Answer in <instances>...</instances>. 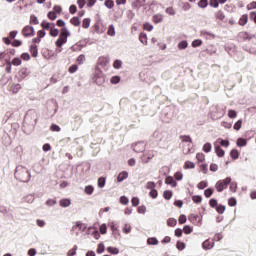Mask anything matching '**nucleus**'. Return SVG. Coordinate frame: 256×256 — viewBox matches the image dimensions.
Here are the masks:
<instances>
[{
  "instance_id": "25",
  "label": "nucleus",
  "mask_w": 256,
  "mask_h": 256,
  "mask_svg": "<svg viewBox=\"0 0 256 256\" xmlns=\"http://www.w3.org/2000/svg\"><path fill=\"white\" fill-rule=\"evenodd\" d=\"M41 27H42V29H45L46 31H49V29H51V27H53V24H51L47 21H43L41 23Z\"/></svg>"
},
{
  "instance_id": "11",
  "label": "nucleus",
  "mask_w": 256,
  "mask_h": 256,
  "mask_svg": "<svg viewBox=\"0 0 256 256\" xmlns=\"http://www.w3.org/2000/svg\"><path fill=\"white\" fill-rule=\"evenodd\" d=\"M30 53L32 57H37L39 55V49L36 44H32L30 46Z\"/></svg>"
},
{
  "instance_id": "31",
  "label": "nucleus",
  "mask_w": 256,
  "mask_h": 256,
  "mask_svg": "<svg viewBox=\"0 0 256 256\" xmlns=\"http://www.w3.org/2000/svg\"><path fill=\"white\" fill-rule=\"evenodd\" d=\"M85 193L86 195H93V191H95V188L91 185L85 187Z\"/></svg>"
},
{
  "instance_id": "36",
  "label": "nucleus",
  "mask_w": 256,
  "mask_h": 256,
  "mask_svg": "<svg viewBox=\"0 0 256 256\" xmlns=\"http://www.w3.org/2000/svg\"><path fill=\"white\" fill-rule=\"evenodd\" d=\"M168 227H175L177 225V220L175 218H169L167 220Z\"/></svg>"
},
{
  "instance_id": "1",
  "label": "nucleus",
  "mask_w": 256,
  "mask_h": 256,
  "mask_svg": "<svg viewBox=\"0 0 256 256\" xmlns=\"http://www.w3.org/2000/svg\"><path fill=\"white\" fill-rule=\"evenodd\" d=\"M15 179L18 181H21V183H27L29 182V179H31V173H29V170L23 166H18L14 173Z\"/></svg>"
},
{
  "instance_id": "48",
  "label": "nucleus",
  "mask_w": 256,
  "mask_h": 256,
  "mask_svg": "<svg viewBox=\"0 0 256 256\" xmlns=\"http://www.w3.org/2000/svg\"><path fill=\"white\" fill-rule=\"evenodd\" d=\"M216 211H217V213H219L220 215H223V213H225V206H224V205H218V206H216Z\"/></svg>"
},
{
  "instance_id": "18",
  "label": "nucleus",
  "mask_w": 256,
  "mask_h": 256,
  "mask_svg": "<svg viewBox=\"0 0 256 256\" xmlns=\"http://www.w3.org/2000/svg\"><path fill=\"white\" fill-rule=\"evenodd\" d=\"M139 41L140 43H143V45H147V34L144 32H141L139 35Z\"/></svg>"
},
{
  "instance_id": "40",
  "label": "nucleus",
  "mask_w": 256,
  "mask_h": 256,
  "mask_svg": "<svg viewBox=\"0 0 256 256\" xmlns=\"http://www.w3.org/2000/svg\"><path fill=\"white\" fill-rule=\"evenodd\" d=\"M233 127L235 131H239L243 127V120H238Z\"/></svg>"
},
{
  "instance_id": "59",
  "label": "nucleus",
  "mask_w": 256,
  "mask_h": 256,
  "mask_svg": "<svg viewBox=\"0 0 256 256\" xmlns=\"http://www.w3.org/2000/svg\"><path fill=\"white\" fill-rule=\"evenodd\" d=\"M98 187H100L102 189V187H105V178L104 177H100L98 179Z\"/></svg>"
},
{
  "instance_id": "22",
  "label": "nucleus",
  "mask_w": 256,
  "mask_h": 256,
  "mask_svg": "<svg viewBox=\"0 0 256 256\" xmlns=\"http://www.w3.org/2000/svg\"><path fill=\"white\" fill-rule=\"evenodd\" d=\"M180 139H181L182 143H193L191 136L181 135Z\"/></svg>"
},
{
  "instance_id": "8",
  "label": "nucleus",
  "mask_w": 256,
  "mask_h": 256,
  "mask_svg": "<svg viewBox=\"0 0 256 256\" xmlns=\"http://www.w3.org/2000/svg\"><path fill=\"white\" fill-rule=\"evenodd\" d=\"M247 23H249V15L243 14L238 21V25H240L241 27H245Z\"/></svg>"
},
{
  "instance_id": "15",
  "label": "nucleus",
  "mask_w": 256,
  "mask_h": 256,
  "mask_svg": "<svg viewBox=\"0 0 256 256\" xmlns=\"http://www.w3.org/2000/svg\"><path fill=\"white\" fill-rule=\"evenodd\" d=\"M152 21L153 23H162L163 22V14H155L153 17H152Z\"/></svg>"
},
{
  "instance_id": "39",
  "label": "nucleus",
  "mask_w": 256,
  "mask_h": 256,
  "mask_svg": "<svg viewBox=\"0 0 256 256\" xmlns=\"http://www.w3.org/2000/svg\"><path fill=\"white\" fill-rule=\"evenodd\" d=\"M183 232L186 235H189L190 233H193V227L189 226V225H185L183 228Z\"/></svg>"
},
{
  "instance_id": "55",
  "label": "nucleus",
  "mask_w": 256,
  "mask_h": 256,
  "mask_svg": "<svg viewBox=\"0 0 256 256\" xmlns=\"http://www.w3.org/2000/svg\"><path fill=\"white\" fill-rule=\"evenodd\" d=\"M50 131L59 133V131H61V127H59V125L57 124H52L50 127Z\"/></svg>"
},
{
  "instance_id": "17",
  "label": "nucleus",
  "mask_w": 256,
  "mask_h": 256,
  "mask_svg": "<svg viewBox=\"0 0 256 256\" xmlns=\"http://www.w3.org/2000/svg\"><path fill=\"white\" fill-rule=\"evenodd\" d=\"M153 157H155V155L153 154V152H149L148 154H145L143 156V161L144 163H149V161H151V159H153Z\"/></svg>"
},
{
  "instance_id": "14",
  "label": "nucleus",
  "mask_w": 256,
  "mask_h": 256,
  "mask_svg": "<svg viewBox=\"0 0 256 256\" xmlns=\"http://www.w3.org/2000/svg\"><path fill=\"white\" fill-rule=\"evenodd\" d=\"M188 219H189V221H190L191 223H193L194 225H196V223H199V221H200V217H199V215H197V214H190V216L188 217Z\"/></svg>"
},
{
  "instance_id": "16",
  "label": "nucleus",
  "mask_w": 256,
  "mask_h": 256,
  "mask_svg": "<svg viewBox=\"0 0 256 256\" xmlns=\"http://www.w3.org/2000/svg\"><path fill=\"white\" fill-rule=\"evenodd\" d=\"M50 35L51 37H57V35H59V30L55 28V23H52V26L50 28Z\"/></svg>"
},
{
  "instance_id": "3",
  "label": "nucleus",
  "mask_w": 256,
  "mask_h": 256,
  "mask_svg": "<svg viewBox=\"0 0 256 256\" xmlns=\"http://www.w3.org/2000/svg\"><path fill=\"white\" fill-rule=\"evenodd\" d=\"M229 183H231L230 177H227L226 179H223V180H219L215 184L216 191H218V193H222V191H225V189H227V187L229 186Z\"/></svg>"
},
{
  "instance_id": "43",
  "label": "nucleus",
  "mask_w": 256,
  "mask_h": 256,
  "mask_svg": "<svg viewBox=\"0 0 256 256\" xmlns=\"http://www.w3.org/2000/svg\"><path fill=\"white\" fill-rule=\"evenodd\" d=\"M144 31H153V25H151L149 22H146L143 24Z\"/></svg>"
},
{
  "instance_id": "63",
  "label": "nucleus",
  "mask_w": 256,
  "mask_h": 256,
  "mask_svg": "<svg viewBox=\"0 0 256 256\" xmlns=\"http://www.w3.org/2000/svg\"><path fill=\"white\" fill-rule=\"evenodd\" d=\"M166 13L168 14V15H175V9L173 8V7H168V8H166Z\"/></svg>"
},
{
  "instance_id": "32",
  "label": "nucleus",
  "mask_w": 256,
  "mask_h": 256,
  "mask_svg": "<svg viewBox=\"0 0 256 256\" xmlns=\"http://www.w3.org/2000/svg\"><path fill=\"white\" fill-rule=\"evenodd\" d=\"M48 19H50V21H55V19H57V12L55 11H50L47 15Z\"/></svg>"
},
{
  "instance_id": "19",
  "label": "nucleus",
  "mask_w": 256,
  "mask_h": 256,
  "mask_svg": "<svg viewBox=\"0 0 256 256\" xmlns=\"http://www.w3.org/2000/svg\"><path fill=\"white\" fill-rule=\"evenodd\" d=\"M10 91H12L14 94H16L18 91H21V84H12Z\"/></svg>"
},
{
  "instance_id": "29",
  "label": "nucleus",
  "mask_w": 256,
  "mask_h": 256,
  "mask_svg": "<svg viewBox=\"0 0 256 256\" xmlns=\"http://www.w3.org/2000/svg\"><path fill=\"white\" fill-rule=\"evenodd\" d=\"M196 159H197V161H198V163H204V161H205V154H203V153H197L196 154Z\"/></svg>"
},
{
  "instance_id": "45",
  "label": "nucleus",
  "mask_w": 256,
  "mask_h": 256,
  "mask_svg": "<svg viewBox=\"0 0 256 256\" xmlns=\"http://www.w3.org/2000/svg\"><path fill=\"white\" fill-rule=\"evenodd\" d=\"M147 243L148 245H158L159 240H157V238H148Z\"/></svg>"
},
{
  "instance_id": "61",
  "label": "nucleus",
  "mask_w": 256,
  "mask_h": 256,
  "mask_svg": "<svg viewBox=\"0 0 256 256\" xmlns=\"http://www.w3.org/2000/svg\"><path fill=\"white\" fill-rule=\"evenodd\" d=\"M187 41H181L178 44V49H187Z\"/></svg>"
},
{
  "instance_id": "47",
  "label": "nucleus",
  "mask_w": 256,
  "mask_h": 256,
  "mask_svg": "<svg viewBox=\"0 0 256 256\" xmlns=\"http://www.w3.org/2000/svg\"><path fill=\"white\" fill-rule=\"evenodd\" d=\"M204 195L207 199H209V197H211V195H213V188H207L205 191H204Z\"/></svg>"
},
{
  "instance_id": "57",
  "label": "nucleus",
  "mask_w": 256,
  "mask_h": 256,
  "mask_svg": "<svg viewBox=\"0 0 256 256\" xmlns=\"http://www.w3.org/2000/svg\"><path fill=\"white\" fill-rule=\"evenodd\" d=\"M176 247H177L178 251H183V249H185V243L178 241L176 244Z\"/></svg>"
},
{
  "instance_id": "23",
  "label": "nucleus",
  "mask_w": 256,
  "mask_h": 256,
  "mask_svg": "<svg viewBox=\"0 0 256 256\" xmlns=\"http://www.w3.org/2000/svg\"><path fill=\"white\" fill-rule=\"evenodd\" d=\"M183 169H195V163L191 161H186L184 163Z\"/></svg>"
},
{
  "instance_id": "38",
  "label": "nucleus",
  "mask_w": 256,
  "mask_h": 256,
  "mask_svg": "<svg viewBox=\"0 0 256 256\" xmlns=\"http://www.w3.org/2000/svg\"><path fill=\"white\" fill-rule=\"evenodd\" d=\"M30 23H31V25H39V19H37V16L31 15L30 16Z\"/></svg>"
},
{
  "instance_id": "2",
  "label": "nucleus",
  "mask_w": 256,
  "mask_h": 256,
  "mask_svg": "<svg viewBox=\"0 0 256 256\" xmlns=\"http://www.w3.org/2000/svg\"><path fill=\"white\" fill-rule=\"evenodd\" d=\"M70 33L67 28H62L59 38L57 39L55 45L56 47H63L65 43H67V37H69Z\"/></svg>"
},
{
  "instance_id": "27",
  "label": "nucleus",
  "mask_w": 256,
  "mask_h": 256,
  "mask_svg": "<svg viewBox=\"0 0 256 256\" xmlns=\"http://www.w3.org/2000/svg\"><path fill=\"white\" fill-rule=\"evenodd\" d=\"M60 207H69L71 205V200L69 199H62L60 200Z\"/></svg>"
},
{
  "instance_id": "35",
  "label": "nucleus",
  "mask_w": 256,
  "mask_h": 256,
  "mask_svg": "<svg viewBox=\"0 0 256 256\" xmlns=\"http://www.w3.org/2000/svg\"><path fill=\"white\" fill-rule=\"evenodd\" d=\"M245 145H247V140H245L243 138H238L237 139V146L238 147H245Z\"/></svg>"
},
{
  "instance_id": "24",
  "label": "nucleus",
  "mask_w": 256,
  "mask_h": 256,
  "mask_svg": "<svg viewBox=\"0 0 256 256\" xmlns=\"http://www.w3.org/2000/svg\"><path fill=\"white\" fill-rule=\"evenodd\" d=\"M109 63V58L107 57H100L98 59V64L102 65L105 67V65H107Z\"/></svg>"
},
{
  "instance_id": "26",
  "label": "nucleus",
  "mask_w": 256,
  "mask_h": 256,
  "mask_svg": "<svg viewBox=\"0 0 256 256\" xmlns=\"http://www.w3.org/2000/svg\"><path fill=\"white\" fill-rule=\"evenodd\" d=\"M90 25H91V19L85 18L82 22L83 29H89Z\"/></svg>"
},
{
  "instance_id": "51",
  "label": "nucleus",
  "mask_w": 256,
  "mask_h": 256,
  "mask_svg": "<svg viewBox=\"0 0 256 256\" xmlns=\"http://www.w3.org/2000/svg\"><path fill=\"white\" fill-rule=\"evenodd\" d=\"M209 5L210 7H214V9H217V7H219V0H210Z\"/></svg>"
},
{
  "instance_id": "60",
  "label": "nucleus",
  "mask_w": 256,
  "mask_h": 256,
  "mask_svg": "<svg viewBox=\"0 0 256 256\" xmlns=\"http://www.w3.org/2000/svg\"><path fill=\"white\" fill-rule=\"evenodd\" d=\"M246 9H247L248 11H251V9H256V2L253 1V2L249 3V4L246 6Z\"/></svg>"
},
{
  "instance_id": "28",
  "label": "nucleus",
  "mask_w": 256,
  "mask_h": 256,
  "mask_svg": "<svg viewBox=\"0 0 256 256\" xmlns=\"http://www.w3.org/2000/svg\"><path fill=\"white\" fill-rule=\"evenodd\" d=\"M105 7L108 9H113L115 7V2L113 0H106L104 2Z\"/></svg>"
},
{
  "instance_id": "37",
  "label": "nucleus",
  "mask_w": 256,
  "mask_h": 256,
  "mask_svg": "<svg viewBox=\"0 0 256 256\" xmlns=\"http://www.w3.org/2000/svg\"><path fill=\"white\" fill-rule=\"evenodd\" d=\"M211 149H212L211 143L207 142L204 144L203 146L204 153H210Z\"/></svg>"
},
{
  "instance_id": "34",
  "label": "nucleus",
  "mask_w": 256,
  "mask_h": 256,
  "mask_svg": "<svg viewBox=\"0 0 256 256\" xmlns=\"http://www.w3.org/2000/svg\"><path fill=\"white\" fill-rule=\"evenodd\" d=\"M230 157L232 159H239V151H237V149L231 150Z\"/></svg>"
},
{
  "instance_id": "54",
  "label": "nucleus",
  "mask_w": 256,
  "mask_h": 256,
  "mask_svg": "<svg viewBox=\"0 0 256 256\" xmlns=\"http://www.w3.org/2000/svg\"><path fill=\"white\" fill-rule=\"evenodd\" d=\"M230 187V191H232V193H235L237 191V183L236 182H230L229 183Z\"/></svg>"
},
{
  "instance_id": "58",
  "label": "nucleus",
  "mask_w": 256,
  "mask_h": 256,
  "mask_svg": "<svg viewBox=\"0 0 256 256\" xmlns=\"http://www.w3.org/2000/svg\"><path fill=\"white\" fill-rule=\"evenodd\" d=\"M192 201L194 203H201L203 201V198L199 195H196V196H192Z\"/></svg>"
},
{
  "instance_id": "13",
  "label": "nucleus",
  "mask_w": 256,
  "mask_h": 256,
  "mask_svg": "<svg viewBox=\"0 0 256 256\" xmlns=\"http://www.w3.org/2000/svg\"><path fill=\"white\" fill-rule=\"evenodd\" d=\"M214 144L221 145L222 147H229V140H223L222 138H218Z\"/></svg>"
},
{
  "instance_id": "42",
  "label": "nucleus",
  "mask_w": 256,
  "mask_h": 256,
  "mask_svg": "<svg viewBox=\"0 0 256 256\" xmlns=\"http://www.w3.org/2000/svg\"><path fill=\"white\" fill-rule=\"evenodd\" d=\"M199 167L204 175H206V173L209 171V165L207 164H200Z\"/></svg>"
},
{
  "instance_id": "5",
  "label": "nucleus",
  "mask_w": 256,
  "mask_h": 256,
  "mask_svg": "<svg viewBox=\"0 0 256 256\" xmlns=\"http://www.w3.org/2000/svg\"><path fill=\"white\" fill-rule=\"evenodd\" d=\"M87 229V226L83 224V222H76L74 226H72V231H85Z\"/></svg>"
},
{
  "instance_id": "50",
  "label": "nucleus",
  "mask_w": 256,
  "mask_h": 256,
  "mask_svg": "<svg viewBox=\"0 0 256 256\" xmlns=\"http://www.w3.org/2000/svg\"><path fill=\"white\" fill-rule=\"evenodd\" d=\"M77 255V246H74L72 249H70L67 253V256H75Z\"/></svg>"
},
{
  "instance_id": "41",
  "label": "nucleus",
  "mask_w": 256,
  "mask_h": 256,
  "mask_svg": "<svg viewBox=\"0 0 256 256\" xmlns=\"http://www.w3.org/2000/svg\"><path fill=\"white\" fill-rule=\"evenodd\" d=\"M107 35H110V37H113L115 35V26L110 25L108 27Z\"/></svg>"
},
{
  "instance_id": "62",
  "label": "nucleus",
  "mask_w": 256,
  "mask_h": 256,
  "mask_svg": "<svg viewBox=\"0 0 256 256\" xmlns=\"http://www.w3.org/2000/svg\"><path fill=\"white\" fill-rule=\"evenodd\" d=\"M12 65H14L15 67H19V65H21V60L20 58H14L12 60Z\"/></svg>"
},
{
  "instance_id": "33",
  "label": "nucleus",
  "mask_w": 256,
  "mask_h": 256,
  "mask_svg": "<svg viewBox=\"0 0 256 256\" xmlns=\"http://www.w3.org/2000/svg\"><path fill=\"white\" fill-rule=\"evenodd\" d=\"M163 197H164V199H167V201H169V199H171V197H173V192L170 190H166L163 193Z\"/></svg>"
},
{
  "instance_id": "6",
  "label": "nucleus",
  "mask_w": 256,
  "mask_h": 256,
  "mask_svg": "<svg viewBox=\"0 0 256 256\" xmlns=\"http://www.w3.org/2000/svg\"><path fill=\"white\" fill-rule=\"evenodd\" d=\"M94 81L96 85H103V83H105V75H103V73L96 74Z\"/></svg>"
},
{
  "instance_id": "7",
  "label": "nucleus",
  "mask_w": 256,
  "mask_h": 256,
  "mask_svg": "<svg viewBox=\"0 0 256 256\" xmlns=\"http://www.w3.org/2000/svg\"><path fill=\"white\" fill-rule=\"evenodd\" d=\"M214 149L217 157H225V150L219 144H214Z\"/></svg>"
},
{
  "instance_id": "20",
  "label": "nucleus",
  "mask_w": 256,
  "mask_h": 256,
  "mask_svg": "<svg viewBox=\"0 0 256 256\" xmlns=\"http://www.w3.org/2000/svg\"><path fill=\"white\" fill-rule=\"evenodd\" d=\"M71 25H74V27H79L81 25V20L79 19V17H73L70 20Z\"/></svg>"
},
{
  "instance_id": "64",
  "label": "nucleus",
  "mask_w": 256,
  "mask_h": 256,
  "mask_svg": "<svg viewBox=\"0 0 256 256\" xmlns=\"http://www.w3.org/2000/svg\"><path fill=\"white\" fill-rule=\"evenodd\" d=\"M207 182L206 181H201L200 183H198L197 187L199 189H205V187H207Z\"/></svg>"
},
{
  "instance_id": "9",
  "label": "nucleus",
  "mask_w": 256,
  "mask_h": 256,
  "mask_svg": "<svg viewBox=\"0 0 256 256\" xmlns=\"http://www.w3.org/2000/svg\"><path fill=\"white\" fill-rule=\"evenodd\" d=\"M215 246V241L214 240H206L203 242L202 247L203 249H213Z\"/></svg>"
},
{
  "instance_id": "53",
  "label": "nucleus",
  "mask_w": 256,
  "mask_h": 256,
  "mask_svg": "<svg viewBox=\"0 0 256 256\" xmlns=\"http://www.w3.org/2000/svg\"><path fill=\"white\" fill-rule=\"evenodd\" d=\"M79 69V66L77 64H73L69 67L68 72L69 73H76V71Z\"/></svg>"
},
{
  "instance_id": "4",
  "label": "nucleus",
  "mask_w": 256,
  "mask_h": 256,
  "mask_svg": "<svg viewBox=\"0 0 256 256\" xmlns=\"http://www.w3.org/2000/svg\"><path fill=\"white\" fill-rule=\"evenodd\" d=\"M22 35L24 37H33V35H35V28H33V26H25L23 29H22Z\"/></svg>"
},
{
  "instance_id": "44",
  "label": "nucleus",
  "mask_w": 256,
  "mask_h": 256,
  "mask_svg": "<svg viewBox=\"0 0 256 256\" xmlns=\"http://www.w3.org/2000/svg\"><path fill=\"white\" fill-rule=\"evenodd\" d=\"M216 19H219V21H224L225 20V14L223 13V11H218L216 13Z\"/></svg>"
},
{
  "instance_id": "52",
  "label": "nucleus",
  "mask_w": 256,
  "mask_h": 256,
  "mask_svg": "<svg viewBox=\"0 0 256 256\" xmlns=\"http://www.w3.org/2000/svg\"><path fill=\"white\" fill-rule=\"evenodd\" d=\"M121 65H123V62L121 60H115L113 63L114 69H121Z\"/></svg>"
},
{
  "instance_id": "56",
  "label": "nucleus",
  "mask_w": 256,
  "mask_h": 256,
  "mask_svg": "<svg viewBox=\"0 0 256 256\" xmlns=\"http://www.w3.org/2000/svg\"><path fill=\"white\" fill-rule=\"evenodd\" d=\"M228 117H229L230 119H235V118L237 117V111H235V110H229V111H228Z\"/></svg>"
},
{
  "instance_id": "10",
  "label": "nucleus",
  "mask_w": 256,
  "mask_h": 256,
  "mask_svg": "<svg viewBox=\"0 0 256 256\" xmlns=\"http://www.w3.org/2000/svg\"><path fill=\"white\" fill-rule=\"evenodd\" d=\"M127 177H129V173L127 171L120 172L118 177H117L118 183H121L122 181H125V179H127Z\"/></svg>"
},
{
  "instance_id": "21",
  "label": "nucleus",
  "mask_w": 256,
  "mask_h": 256,
  "mask_svg": "<svg viewBox=\"0 0 256 256\" xmlns=\"http://www.w3.org/2000/svg\"><path fill=\"white\" fill-rule=\"evenodd\" d=\"M107 252L110 253L111 255H119V248L109 246L107 248Z\"/></svg>"
},
{
  "instance_id": "46",
  "label": "nucleus",
  "mask_w": 256,
  "mask_h": 256,
  "mask_svg": "<svg viewBox=\"0 0 256 256\" xmlns=\"http://www.w3.org/2000/svg\"><path fill=\"white\" fill-rule=\"evenodd\" d=\"M96 251L98 254L104 253L105 252V244H103V243L98 244Z\"/></svg>"
},
{
  "instance_id": "49",
  "label": "nucleus",
  "mask_w": 256,
  "mask_h": 256,
  "mask_svg": "<svg viewBox=\"0 0 256 256\" xmlns=\"http://www.w3.org/2000/svg\"><path fill=\"white\" fill-rule=\"evenodd\" d=\"M121 81V77L119 76H113L110 80V83H112L113 85H117V83H119Z\"/></svg>"
},
{
  "instance_id": "30",
  "label": "nucleus",
  "mask_w": 256,
  "mask_h": 256,
  "mask_svg": "<svg viewBox=\"0 0 256 256\" xmlns=\"http://www.w3.org/2000/svg\"><path fill=\"white\" fill-rule=\"evenodd\" d=\"M209 0H200L198 2V7H200V9H205L207 7V5H209Z\"/></svg>"
},
{
  "instance_id": "12",
  "label": "nucleus",
  "mask_w": 256,
  "mask_h": 256,
  "mask_svg": "<svg viewBox=\"0 0 256 256\" xmlns=\"http://www.w3.org/2000/svg\"><path fill=\"white\" fill-rule=\"evenodd\" d=\"M166 185H171V187H177V182L172 176H168L165 179Z\"/></svg>"
}]
</instances>
